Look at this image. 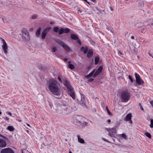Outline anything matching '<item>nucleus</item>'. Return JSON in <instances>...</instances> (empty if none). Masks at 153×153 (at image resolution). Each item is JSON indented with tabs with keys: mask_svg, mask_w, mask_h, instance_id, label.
Wrapping results in <instances>:
<instances>
[{
	"mask_svg": "<svg viewBox=\"0 0 153 153\" xmlns=\"http://www.w3.org/2000/svg\"><path fill=\"white\" fill-rule=\"evenodd\" d=\"M37 16L36 15H33L32 16V19H35L37 18Z\"/></svg>",
	"mask_w": 153,
	"mask_h": 153,
	"instance_id": "e433bc0d",
	"label": "nucleus"
},
{
	"mask_svg": "<svg viewBox=\"0 0 153 153\" xmlns=\"http://www.w3.org/2000/svg\"><path fill=\"white\" fill-rule=\"evenodd\" d=\"M105 129L106 130L108 131L109 132V133H108V135H111V128H105Z\"/></svg>",
	"mask_w": 153,
	"mask_h": 153,
	"instance_id": "473e14b6",
	"label": "nucleus"
},
{
	"mask_svg": "<svg viewBox=\"0 0 153 153\" xmlns=\"http://www.w3.org/2000/svg\"><path fill=\"white\" fill-rule=\"evenodd\" d=\"M145 134L146 136L149 138H151V135L148 132H146L145 133Z\"/></svg>",
	"mask_w": 153,
	"mask_h": 153,
	"instance_id": "c756f323",
	"label": "nucleus"
},
{
	"mask_svg": "<svg viewBox=\"0 0 153 153\" xmlns=\"http://www.w3.org/2000/svg\"><path fill=\"white\" fill-rule=\"evenodd\" d=\"M150 103L152 105V107H153V100L150 101Z\"/></svg>",
	"mask_w": 153,
	"mask_h": 153,
	"instance_id": "a18cd8bd",
	"label": "nucleus"
},
{
	"mask_svg": "<svg viewBox=\"0 0 153 153\" xmlns=\"http://www.w3.org/2000/svg\"><path fill=\"white\" fill-rule=\"evenodd\" d=\"M78 141L81 143H84V140L82 138H81L79 135H77Z\"/></svg>",
	"mask_w": 153,
	"mask_h": 153,
	"instance_id": "6ab92c4d",
	"label": "nucleus"
},
{
	"mask_svg": "<svg viewBox=\"0 0 153 153\" xmlns=\"http://www.w3.org/2000/svg\"><path fill=\"white\" fill-rule=\"evenodd\" d=\"M85 118L83 117L78 115L74 116L73 118V122L76 125H80L84 121Z\"/></svg>",
	"mask_w": 153,
	"mask_h": 153,
	"instance_id": "f03ea898",
	"label": "nucleus"
},
{
	"mask_svg": "<svg viewBox=\"0 0 153 153\" xmlns=\"http://www.w3.org/2000/svg\"><path fill=\"white\" fill-rule=\"evenodd\" d=\"M68 68L71 69H73L75 68L74 66L72 64H68Z\"/></svg>",
	"mask_w": 153,
	"mask_h": 153,
	"instance_id": "b1692460",
	"label": "nucleus"
},
{
	"mask_svg": "<svg viewBox=\"0 0 153 153\" xmlns=\"http://www.w3.org/2000/svg\"><path fill=\"white\" fill-rule=\"evenodd\" d=\"M94 80V79H93L91 78V79H89V80H88V81L89 82H91L93 81Z\"/></svg>",
	"mask_w": 153,
	"mask_h": 153,
	"instance_id": "c03bdc74",
	"label": "nucleus"
},
{
	"mask_svg": "<svg viewBox=\"0 0 153 153\" xmlns=\"http://www.w3.org/2000/svg\"><path fill=\"white\" fill-rule=\"evenodd\" d=\"M64 33H69L70 31V30L68 28H66L64 29Z\"/></svg>",
	"mask_w": 153,
	"mask_h": 153,
	"instance_id": "c85d7f7f",
	"label": "nucleus"
},
{
	"mask_svg": "<svg viewBox=\"0 0 153 153\" xmlns=\"http://www.w3.org/2000/svg\"><path fill=\"white\" fill-rule=\"evenodd\" d=\"M59 30V28L58 27H55L54 28V31L55 32H57Z\"/></svg>",
	"mask_w": 153,
	"mask_h": 153,
	"instance_id": "f704fd0d",
	"label": "nucleus"
},
{
	"mask_svg": "<svg viewBox=\"0 0 153 153\" xmlns=\"http://www.w3.org/2000/svg\"><path fill=\"white\" fill-rule=\"evenodd\" d=\"M102 139L104 141H105V142H108L109 143H110V142L108 141L107 140L105 139L104 138H102Z\"/></svg>",
	"mask_w": 153,
	"mask_h": 153,
	"instance_id": "37998d69",
	"label": "nucleus"
},
{
	"mask_svg": "<svg viewBox=\"0 0 153 153\" xmlns=\"http://www.w3.org/2000/svg\"><path fill=\"white\" fill-rule=\"evenodd\" d=\"M55 41L57 43L59 44L64 49L68 51H71L70 48L64 42L61 41V40L57 39L55 40Z\"/></svg>",
	"mask_w": 153,
	"mask_h": 153,
	"instance_id": "39448f33",
	"label": "nucleus"
},
{
	"mask_svg": "<svg viewBox=\"0 0 153 153\" xmlns=\"http://www.w3.org/2000/svg\"><path fill=\"white\" fill-rule=\"evenodd\" d=\"M41 30V28L40 27H39L37 30L36 33V35L37 37H39L40 36Z\"/></svg>",
	"mask_w": 153,
	"mask_h": 153,
	"instance_id": "412c9836",
	"label": "nucleus"
},
{
	"mask_svg": "<svg viewBox=\"0 0 153 153\" xmlns=\"http://www.w3.org/2000/svg\"><path fill=\"white\" fill-rule=\"evenodd\" d=\"M130 97L129 93L126 91H123L121 94V100L123 102H126L128 100Z\"/></svg>",
	"mask_w": 153,
	"mask_h": 153,
	"instance_id": "20e7f679",
	"label": "nucleus"
},
{
	"mask_svg": "<svg viewBox=\"0 0 153 153\" xmlns=\"http://www.w3.org/2000/svg\"><path fill=\"white\" fill-rule=\"evenodd\" d=\"M68 91L70 96L74 100H75V96L74 93V92L73 88H71V89L68 90Z\"/></svg>",
	"mask_w": 153,
	"mask_h": 153,
	"instance_id": "9d476101",
	"label": "nucleus"
},
{
	"mask_svg": "<svg viewBox=\"0 0 153 153\" xmlns=\"http://www.w3.org/2000/svg\"><path fill=\"white\" fill-rule=\"evenodd\" d=\"M33 30V29H32V28H30V31H32Z\"/></svg>",
	"mask_w": 153,
	"mask_h": 153,
	"instance_id": "bf43d9fd",
	"label": "nucleus"
},
{
	"mask_svg": "<svg viewBox=\"0 0 153 153\" xmlns=\"http://www.w3.org/2000/svg\"><path fill=\"white\" fill-rule=\"evenodd\" d=\"M50 23L52 24H54V22H51Z\"/></svg>",
	"mask_w": 153,
	"mask_h": 153,
	"instance_id": "052dcab7",
	"label": "nucleus"
},
{
	"mask_svg": "<svg viewBox=\"0 0 153 153\" xmlns=\"http://www.w3.org/2000/svg\"><path fill=\"white\" fill-rule=\"evenodd\" d=\"M118 53H119V55H123L122 53L120 51H119Z\"/></svg>",
	"mask_w": 153,
	"mask_h": 153,
	"instance_id": "3c124183",
	"label": "nucleus"
},
{
	"mask_svg": "<svg viewBox=\"0 0 153 153\" xmlns=\"http://www.w3.org/2000/svg\"><path fill=\"white\" fill-rule=\"evenodd\" d=\"M8 114H9L11 116H12V114L10 112H8Z\"/></svg>",
	"mask_w": 153,
	"mask_h": 153,
	"instance_id": "603ef678",
	"label": "nucleus"
},
{
	"mask_svg": "<svg viewBox=\"0 0 153 153\" xmlns=\"http://www.w3.org/2000/svg\"><path fill=\"white\" fill-rule=\"evenodd\" d=\"M81 51H83L84 53H86L88 51V48L87 47L84 48L83 47H82L81 48Z\"/></svg>",
	"mask_w": 153,
	"mask_h": 153,
	"instance_id": "aec40b11",
	"label": "nucleus"
},
{
	"mask_svg": "<svg viewBox=\"0 0 153 153\" xmlns=\"http://www.w3.org/2000/svg\"><path fill=\"white\" fill-rule=\"evenodd\" d=\"M22 37L23 40L25 42H28L30 40V36L29 32L25 29L22 30Z\"/></svg>",
	"mask_w": 153,
	"mask_h": 153,
	"instance_id": "7ed1b4c3",
	"label": "nucleus"
},
{
	"mask_svg": "<svg viewBox=\"0 0 153 153\" xmlns=\"http://www.w3.org/2000/svg\"><path fill=\"white\" fill-rule=\"evenodd\" d=\"M77 40V42L79 43L80 45H81V41L80 40L79 38L77 39H76Z\"/></svg>",
	"mask_w": 153,
	"mask_h": 153,
	"instance_id": "4c0bfd02",
	"label": "nucleus"
},
{
	"mask_svg": "<svg viewBox=\"0 0 153 153\" xmlns=\"http://www.w3.org/2000/svg\"><path fill=\"white\" fill-rule=\"evenodd\" d=\"M71 62V61H69L68 62V63H69V64H70Z\"/></svg>",
	"mask_w": 153,
	"mask_h": 153,
	"instance_id": "338daca9",
	"label": "nucleus"
},
{
	"mask_svg": "<svg viewBox=\"0 0 153 153\" xmlns=\"http://www.w3.org/2000/svg\"><path fill=\"white\" fill-rule=\"evenodd\" d=\"M26 124L28 126H30V125L29 124L27 123H26Z\"/></svg>",
	"mask_w": 153,
	"mask_h": 153,
	"instance_id": "0e129e2a",
	"label": "nucleus"
},
{
	"mask_svg": "<svg viewBox=\"0 0 153 153\" xmlns=\"http://www.w3.org/2000/svg\"><path fill=\"white\" fill-rule=\"evenodd\" d=\"M111 121L110 119H108L107 120V122L108 123H110L111 122Z\"/></svg>",
	"mask_w": 153,
	"mask_h": 153,
	"instance_id": "6e6d98bb",
	"label": "nucleus"
},
{
	"mask_svg": "<svg viewBox=\"0 0 153 153\" xmlns=\"http://www.w3.org/2000/svg\"><path fill=\"white\" fill-rule=\"evenodd\" d=\"M106 109V111H107V113L110 116H112V114L109 111V110L108 109V107L107 106H106L105 107Z\"/></svg>",
	"mask_w": 153,
	"mask_h": 153,
	"instance_id": "5701e85b",
	"label": "nucleus"
},
{
	"mask_svg": "<svg viewBox=\"0 0 153 153\" xmlns=\"http://www.w3.org/2000/svg\"><path fill=\"white\" fill-rule=\"evenodd\" d=\"M119 136H121L123 138L126 139V135L124 134H119Z\"/></svg>",
	"mask_w": 153,
	"mask_h": 153,
	"instance_id": "2f4dec72",
	"label": "nucleus"
},
{
	"mask_svg": "<svg viewBox=\"0 0 153 153\" xmlns=\"http://www.w3.org/2000/svg\"><path fill=\"white\" fill-rule=\"evenodd\" d=\"M116 127H114L113 128H111V135H109L110 136H111V137H113L114 136V134H115L116 133Z\"/></svg>",
	"mask_w": 153,
	"mask_h": 153,
	"instance_id": "f8f14e48",
	"label": "nucleus"
},
{
	"mask_svg": "<svg viewBox=\"0 0 153 153\" xmlns=\"http://www.w3.org/2000/svg\"><path fill=\"white\" fill-rule=\"evenodd\" d=\"M131 113L128 114L126 116L124 119V120L126 121H129V120L131 119Z\"/></svg>",
	"mask_w": 153,
	"mask_h": 153,
	"instance_id": "2eb2a0df",
	"label": "nucleus"
},
{
	"mask_svg": "<svg viewBox=\"0 0 153 153\" xmlns=\"http://www.w3.org/2000/svg\"><path fill=\"white\" fill-rule=\"evenodd\" d=\"M51 28V27H48L46 28L43 30L42 33V39H44L45 38L46 34Z\"/></svg>",
	"mask_w": 153,
	"mask_h": 153,
	"instance_id": "0eeeda50",
	"label": "nucleus"
},
{
	"mask_svg": "<svg viewBox=\"0 0 153 153\" xmlns=\"http://www.w3.org/2000/svg\"><path fill=\"white\" fill-rule=\"evenodd\" d=\"M137 83L139 85H142L144 84V82L142 80L141 78L136 81Z\"/></svg>",
	"mask_w": 153,
	"mask_h": 153,
	"instance_id": "f3484780",
	"label": "nucleus"
},
{
	"mask_svg": "<svg viewBox=\"0 0 153 153\" xmlns=\"http://www.w3.org/2000/svg\"><path fill=\"white\" fill-rule=\"evenodd\" d=\"M52 51L53 52H55L57 51V48L55 47H53L52 48Z\"/></svg>",
	"mask_w": 153,
	"mask_h": 153,
	"instance_id": "72a5a7b5",
	"label": "nucleus"
},
{
	"mask_svg": "<svg viewBox=\"0 0 153 153\" xmlns=\"http://www.w3.org/2000/svg\"><path fill=\"white\" fill-rule=\"evenodd\" d=\"M120 124V123L119 122H117V126H119Z\"/></svg>",
	"mask_w": 153,
	"mask_h": 153,
	"instance_id": "de8ad7c7",
	"label": "nucleus"
},
{
	"mask_svg": "<svg viewBox=\"0 0 153 153\" xmlns=\"http://www.w3.org/2000/svg\"><path fill=\"white\" fill-rule=\"evenodd\" d=\"M95 71V69H94L93 70L90 74L87 75L85 76V77L86 78H88L91 76L93 75H94V72Z\"/></svg>",
	"mask_w": 153,
	"mask_h": 153,
	"instance_id": "dca6fc26",
	"label": "nucleus"
},
{
	"mask_svg": "<svg viewBox=\"0 0 153 153\" xmlns=\"http://www.w3.org/2000/svg\"><path fill=\"white\" fill-rule=\"evenodd\" d=\"M150 126L151 128H153V120L151 119L150 120Z\"/></svg>",
	"mask_w": 153,
	"mask_h": 153,
	"instance_id": "7c9ffc66",
	"label": "nucleus"
},
{
	"mask_svg": "<svg viewBox=\"0 0 153 153\" xmlns=\"http://www.w3.org/2000/svg\"><path fill=\"white\" fill-rule=\"evenodd\" d=\"M128 78L130 79V80L131 81V82H133V79H132V77H131V76L130 75H129L128 76Z\"/></svg>",
	"mask_w": 153,
	"mask_h": 153,
	"instance_id": "58836bf2",
	"label": "nucleus"
},
{
	"mask_svg": "<svg viewBox=\"0 0 153 153\" xmlns=\"http://www.w3.org/2000/svg\"><path fill=\"white\" fill-rule=\"evenodd\" d=\"M64 84L67 87L68 90L72 88L71 86L70 85L69 82L67 80L65 81Z\"/></svg>",
	"mask_w": 153,
	"mask_h": 153,
	"instance_id": "ddd939ff",
	"label": "nucleus"
},
{
	"mask_svg": "<svg viewBox=\"0 0 153 153\" xmlns=\"http://www.w3.org/2000/svg\"><path fill=\"white\" fill-rule=\"evenodd\" d=\"M2 20H3V21L4 22V18H2Z\"/></svg>",
	"mask_w": 153,
	"mask_h": 153,
	"instance_id": "e2e57ef3",
	"label": "nucleus"
},
{
	"mask_svg": "<svg viewBox=\"0 0 153 153\" xmlns=\"http://www.w3.org/2000/svg\"><path fill=\"white\" fill-rule=\"evenodd\" d=\"M139 106L140 107L141 110L142 111L144 110V108L143 107L142 105H141V104L140 103H139Z\"/></svg>",
	"mask_w": 153,
	"mask_h": 153,
	"instance_id": "c9c22d12",
	"label": "nucleus"
},
{
	"mask_svg": "<svg viewBox=\"0 0 153 153\" xmlns=\"http://www.w3.org/2000/svg\"><path fill=\"white\" fill-rule=\"evenodd\" d=\"M0 137H2V138H3L4 139H5V137H4V136H2L1 134H0Z\"/></svg>",
	"mask_w": 153,
	"mask_h": 153,
	"instance_id": "8fccbe9b",
	"label": "nucleus"
},
{
	"mask_svg": "<svg viewBox=\"0 0 153 153\" xmlns=\"http://www.w3.org/2000/svg\"><path fill=\"white\" fill-rule=\"evenodd\" d=\"M7 129L10 131H13L14 130V128L13 126H9L8 127Z\"/></svg>",
	"mask_w": 153,
	"mask_h": 153,
	"instance_id": "a878e982",
	"label": "nucleus"
},
{
	"mask_svg": "<svg viewBox=\"0 0 153 153\" xmlns=\"http://www.w3.org/2000/svg\"><path fill=\"white\" fill-rule=\"evenodd\" d=\"M142 33H145L146 32L145 30L144 29H142L141 30Z\"/></svg>",
	"mask_w": 153,
	"mask_h": 153,
	"instance_id": "a19ab883",
	"label": "nucleus"
},
{
	"mask_svg": "<svg viewBox=\"0 0 153 153\" xmlns=\"http://www.w3.org/2000/svg\"><path fill=\"white\" fill-rule=\"evenodd\" d=\"M85 100L84 95H81V98L79 102V104L83 107H85Z\"/></svg>",
	"mask_w": 153,
	"mask_h": 153,
	"instance_id": "9b49d317",
	"label": "nucleus"
},
{
	"mask_svg": "<svg viewBox=\"0 0 153 153\" xmlns=\"http://www.w3.org/2000/svg\"><path fill=\"white\" fill-rule=\"evenodd\" d=\"M48 88L49 90L53 94L58 96L61 94L60 90L57 81L52 79H51L48 83Z\"/></svg>",
	"mask_w": 153,
	"mask_h": 153,
	"instance_id": "f257e3e1",
	"label": "nucleus"
},
{
	"mask_svg": "<svg viewBox=\"0 0 153 153\" xmlns=\"http://www.w3.org/2000/svg\"><path fill=\"white\" fill-rule=\"evenodd\" d=\"M110 8L111 9V11H113V9L111 7H110Z\"/></svg>",
	"mask_w": 153,
	"mask_h": 153,
	"instance_id": "69168bd1",
	"label": "nucleus"
},
{
	"mask_svg": "<svg viewBox=\"0 0 153 153\" xmlns=\"http://www.w3.org/2000/svg\"><path fill=\"white\" fill-rule=\"evenodd\" d=\"M84 1H85L86 2H87V3H89L87 1V0H83Z\"/></svg>",
	"mask_w": 153,
	"mask_h": 153,
	"instance_id": "680f3d73",
	"label": "nucleus"
},
{
	"mask_svg": "<svg viewBox=\"0 0 153 153\" xmlns=\"http://www.w3.org/2000/svg\"><path fill=\"white\" fill-rule=\"evenodd\" d=\"M4 118L5 120H8L9 119V118L7 117H5Z\"/></svg>",
	"mask_w": 153,
	"mask_h": 153,
	"instance_id": "49530a36",
	"label": "nucleus"
},
{
	"mask_svg": "<svg viewBox=\"0 0 153 153\" xmlns=\"http://www.w3.org/2000/svg\"><path fill=\"white\" fill-rule=\"evenodd\" d=\"M129 121V123H132V121L131 120H131H129V121Z\"/></svg>",
	"mask_w": 153,
	"mask_h": 153,
	"instance_id": "5fc2aeb1",
	"label": "nucleus"
},
{
	"mask_svg": "<svg viewBox=\"0 0 153 153\" xmlns=\"http://www.w3.org/2000/svg\"><path fill=\"white\" fill-rule=\"evenodd\" d=\"M0 39L1 40L2 43H3V45H2V48L4 53L6 54L7 53L8 46L5 40L1 38Z\"/></svg>",
	"mask_w": 153,
	"mask_h": 153,
	"instance_id": "423d86ee",
	"label": "nucleus"
},
{
	"mask_svg": "<svg viewBox=\"0 0 153 153\" xmlns=\"http://www.w3.org/2000/svg\"><path fill=\"white\" fill-rule=\"evenodd\" d=\"M58 80H59V81L60 82H61L62 80H61V78L60 77H58Z\"/></svg>",
	"mask_w": 153,
	"mask_h": 153,
	"instance_id": "09e8293b",
	"label": "nucleus"
},
{
	"mask_svg": "<svg viewBox=\"0 0 153 153\" xmlns=\"http://www.w3.org/2000/svg\"><path fill=\"white\" fill-rule=\"evenodd\" d=\"M131 38L132 39H134V36H131Z\"/></svg>",
	"mask_w": 153,
	"mask_h": 153,
	"instance_id": "13d9d810",
	"label": "nucleus"
},
{
	"mask_svg": "<svg viewBox=\"0 0 153 153\" xmlns=\"http://www.w3.org/2000/svg\"><path fill=\"white\" fill-rule=\"evenodd\" d=\"M135 27L138 28L141 27V26L139 24H136L135 25Z\"/></svg>",
	"mask_w": 153,
	"mask_h": 153,
	"instance_id": "ea45409f",
	"label": "nucleus"
},
{
	"mask_svg": "<svg viewBox=\"0 0 153 153\" xmlns=\"http://www.w3.org/2000/svg\"><path fill=\"white\" fill-rule=\"evenodd\" d=\"M91 68V66H88V70L90 69Z\"/></svg>",
	"mask_w": 153,
	"mask_h": 153,
	"instance_id": "864d4df0",
	"label": "nucleus"
},
{
	"mask_svg": "<svg viewBox=\"0 0 153 153\" xmlns=\"http://www.w3.org/2000/svg\"><path fill=\"white\" fill-rule=\"evenodd\" d=\"M102 68H103L102 66H100L94 73L93 76V77H94L99 75L101 72L102 70Z\"/></svg>",
	"mask_w": 153,
	"mask_h": 153,
	"instance_id": "1a4fd4ad",
	"label": "nucleus"
},
{
	"mask_svg": "<svg viewBox=\"0 0 153 153\" xmlns=\"http://www.w3.org/2000/svg\"><path fill=\"white\" fill-rule=\"evenodd\" d=\"M135 75L136 78V81L141 78L140 75L137 73H135Z\"/></svg>",
	"mask_w": 153,
	"mask_h": 153,
	"instance_id": "bb28decb",
	"label": "nucleus"
},
{
	"mask_svg": "<svg viewBox=\"0 0 153 153\" xmlns=\"http://www.w3.org/2000/svg\"><path fill=\"white\" fill-rule=\"evenodd\" d=\"M1 153H14L13 151L10 148L3 149L1 151Z\"/></svg>",
	"mask_w": 153,
	"mask_h": 153,
	"instance_id": "6e6552de",
	"label": "nucleus"
},
{
	"mask_svg": "<svg viewBox=\"0 0 153 153\" xmlns=\"http://www.w3.org/2000/svg\"><path fill=\"white\" fill-rule=\"evenodd\" d=\"M64 29L63 28H61L59 31V34H61L64 33Z\"/></svg>",
	"mask_w": 153,
	"mask_h": 153,
	"instance_id": "cd10ccee",
	"label": "nucleus"
},
{
	"mask_svg": "<svg viewBox=\"0 0 153 153\" xmlns=\"http://www.w3.org/2000/svg\"><path fill=\"white\" fill-rule=\"evenodd\" d=\"M40 69L43 71H44L45 70L44 68V67H43L42 66H40Z\"/></svg>",
	"mask_w": 153,
	"mask_h": 153,
	"instance_id": "79ce46f5",
	"label": "nucleus"
},
{
	"mask_svg": "<svg viewBox=\"0 0 153 153\" xmlns=\"http://www.w3.org/2000/svg\"><path fill=\"white\" fill-rule=\"evenodd\" d=\"M6 143L5 140L2 139H0V146L4 147L6 146Z\"/></svg>",
	"mask_w": 153,
	"mask_h": 153,
	"instance_id": "4468645a",
	"label": "nucleus"
},
{
	"mask_svg": "<svg viewBox=\"0 0 153 153\" xmlns=\"http://www.w3.org/2000/svg\"><path fill=\"white\" fill-rule=\"evenodd\" d=\"M93 54V52L92 50H89L87 53V56L88 58H90Z\"/></svg>",
	"mask_w": 153,
	"mask_h": 153,
	"instance_id": "a211bd4d",
	"label": "nucleus"
},
{
	"mask_svg": "<svg viewBox=\"0 0 153 153\" xmlns=\"http://www.w3.org/2000/svg\"><path fill=\"white\" fill-rule=\"evenodd\" d=\"M71 39L74 40H76L78 38V37L76 34H72L71 35Z\"/></svg>",
	"mask_w": 153,
	"mask_h": 153,
	"instance_id": "4be33fe9",
	"label": "nucleus"
},
{
	"mask_svg": "<svg viewBox=\"0 0 153 153\" xmlns=\"http://www.w3.org/2000/svg\"><path fill=\"white\" fill-rule=\"evenodd\" d=\"M91 0L94 2H95V0Z\"/></svg>",
	"mask_w": 153,
	"mask_h": 153,
	"instance_id": "774afa93",
	"label": "nucleus"
},
{
	"mask_svg": "<svg viewBox=\"0 0 153 153\" xmlns=\"http://www.w3.org/2000/svg\"><path fill=\"white\" fill-rule=\"evenodd\" d=\"M68 59L67 58H65L64 59V61L65 62L67 61Z\"/></svg>",
	"mask_w": 153,
	"mask_h": 153,
	"instance_id": "4d7b16f0",
	"label": "nucleus"
},
{
	"mask_svg": "<svg viewBox=\"0 0 153 153\" xmlns=\"http://www.w3.org/2000/svg\"><path fill=\"white\" fill-rule=\"evenodd\" d=\"M99 58L98 57H96L95 58L94 61H95V65H97L99 61Z\"/></svg>",
	"mask_w": 153,
	"mask_h": 153,
	"instance_id": "393cba45",
	"label": "nucleus"
}]
</instances>
